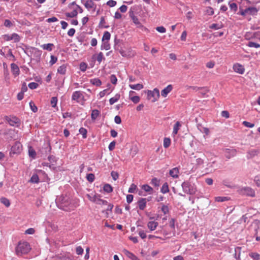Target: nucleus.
<instances>
[{
  "label": "nucleus",
  "instance_id": "nucleus-1",
  "mask_svg": "<svg viewBox=\"0 0 260 260\" xmlns=\"http://www.w3.org/2000/svg\"><path fill=\"white\" fill-rule=\"evenodd\" d=\"M31 250L29 244L25 241H20L15 248V253L17 256L27 254Z\"/></svg>",
  "mask_w": 260,
  "mask_h": 260
},
{
  "label": "nucleus",
  "instance_id": "nucleus-2",
  "mask_svg": "<svg viewBox=\"0 0 260 260\" xmlns=\"http://www.w3.org/2000/svg\"><path fill=\"white\" fill-rule=\"evenodd\" d=\"M69 198L67 196H60L56 199V203L58 207L65 211L70 210L69 205H70Z\"/></svg>",
  "mask_w": 260,
  "mask_h": 260
},
{
  "label": "nucleus",
  "instance_id": "nucleus-3",
  "mask_svg": "<svg viewBox=\"0 0 260 260\" xmlns=\"http://www.w3.org/2000/svg\"><path fill=\"white\" fill-rule=\"evenodd\" d=\"M182 187L184 192L187 194H194L197 191L196 186L194 184H191L189 182H184L182 184Z\"/></svg>",
  "mask_w": 260,
  "mask_h": 260
},
{
  "label": "nucleus",
  "instance_id": "nucleus-4",
  "mask_svg": "<svg viewBox=\"0 0 260 260\" xmlns=\"http://www.w3.org/2000/svg\"><path fill=\"white\" fill-rule=\"evenodd\" d=\"M160 96L159 91L157 88H154L153 90L147 91V99L154 103L157 101Z\"/></svg>",
  "mask_w": 260,
  "mask_h": 260
},
{
  "label": "nucleus",
  "instance_id": "nucleus-5",
  "mask_svg": "<svg viewBox=\"0 0 260 260\" xmlns=\"http://www.w3.org/2000/svg\"><path fill=\"white\" fill-rule=\"evenodd\" d=\"M6 120L8 121L9 124L11 126H18L20 123V120L16 117H6Z\"/></svg>",
  "mask_w": 260,
  "mask_h": 260
},
{
  "label": "nucleus",
  "instance_id": "nucleus-6",
  "mask_svg": "<svg viewBox=\"0 0 260 260\" xmlns=\"http://www.w3.org/2000/svg\"><path fill=\"white\" fill-rule=\"evenodd\" d=\"M22 149V146L20 142H16L11 147L10 153L19 154Z\"/></svg>",
  "mask_w": 260,
  "mask_h": 260
},
{
  "label": "nucleus",
  "instance_id": "nucleus-7",
  "mask_svg": "<svg viewBox=\"0 0 260 260\" xmlns=\"http://www.w3.org/2000/svg\"><path fill=\"white\" fill-rule=\"evenodd\" d=\"M84 98L82 92L81 91H76L73 93L72 96V100L76 101L77 103H79L81 100H83Z\"/></svg>",
  "mask_w": 260,
  "mask_h": 260
},
{
  "label": "nucleus",
  "instance_id": "nucleus-8",
  "mask_svg": "<svg viewBox=\"0 0 260 260\" xmlns=\"http://www.w3.org/2000/svg\"><path fill=\"white\" fill-rule=\"evenodd\" d=\"M224 154L226 158L230 159L236 155L237 151L234 149H225L224 150Z\"/></svg>",
  "mask_w": 260,
  "mask_h": 260
},
{
  "label": "nucleus",
  "instance_id": "nucleus-9",
  "mask_svg": "<svg viewBox=\"0 0 260 260\" xmlns=\"http://www.w3.org/2000/svg\"><path fill=\"white\" fill-rule=\"evenodd\" d=\"M87 196L90 201L95 203L96 204L103 205H107L108 204L107 201L98 198V197L95 195L93 198H91V197L88 194Z\"/></svg>",
  "mask_w": 260,
  "mask_h": 260
},
{
  "label": "nucleus",
  "instance_id": "nucleus-10",
  "mask_svg": "<svg viewBox=\"0 0 260 260\" xmlns=\"http://www.w3.org/2000/svg\"><path fill=\"white\" fill-rule=\"evenodd\" d=\"M233 69L235 72L240 74H243L245 71L244 67L239 63L235 64L233 66Z\"/></svg>",
  "mask_w": 260,
  "mask_h": 260
},
{
  "label": "nucleus",
  "instance_id": "nucleus-11",
  "mask_svg": "<svg viewBox=\"0 0 260 260\" xmlns=\"http://www.w3.org/2000/svg\"><path fill=\"white\" fill-rule=\"evenodd\" d=\"M173 89V86L172 85L170 84L168 85L166 88H165L161 91V95L163 97L165 98L167 96L169 93H170Z\"/></svg>",
  "mask_w": 260,
  "mask_h": 260
},
{
  "label": "nucleus",
  "instance_id": "nucleus-12",
  "mask_svg": "<svg viewBox=\"0 0 260 260\" xmlns=\"http://www.w3.org/2000/svg\"><path fill=\"white\" fill-rule=\"evenodd\" d=\"M158 225V223L154 221H150L147 223V228L150 231H154Z\"/></svg>",
  "mask_w": 260,
  "mask_h": 260
},
{
  "label": "nucleus",
  "instance_id": "nucleus-13",
  "mask_svg": "<svg viewBox=\"0 0 260 260\" xmlns=\"http://www.w3.org/2000/svg\"><path fill=\"white\" fill-rule=\"evenodd\" d=\"M179 170L178 167L174 168L169 171V174L174 178H177L179 176Z\"/></svg>",
  "mask_w": 260,
  "mask_h": 260
},
{
  "label": "nucleus",
  "instance_id": "nucleus-14",
  "mask_svg": "<svg viewBox=\"0 0 260 260\" xmlns=\"http://www.w3.org/2000/svg\"><path fill=\"white\" fill-rule=\"evenodd\" d=\"M147 200L146 198H141L138 202L139 208L140 210H143L146 206Z\"/></svg>",
  "mask_w": 260,
  "mask_h": 260
},
{
  "label": "nucleus",
  "instance_id": "nucleus-15",
  "mask_svg": "<svg viewBox=\"0 0 260 260\" xmlns=\"http://www.w3.org/2000/svg\"><path fill=\"white\" fill-rule=\"evenodd\" d=\"M11 71L15 76L19 74L20 70L18 66L14 63L11 64Z\"/></svg>",
  "mask_w": 260,
  "mask_h": 260
},
{
  "label": "nucleus",
  "instance_id": "nucleus-16",
  "mask_svg": "<svg viewBox=\"0 0 260 260\" xmlns=\"http://www.w3.org/2000/svg\"><path fill=\"white\" fill-rule=\"evenodd\" d=\"M244 193L246 194L247 196L253 197L255 196V192L250 187H245L243 189Z\"/></svg>",
  "mask_w": 260,
  "mask_h": 260
},
{
  "label": "nucleus",
  "instance_id": "nucleus-17",
  "mask_svg": "<svg viewBox=\"0 0 260 260\" xmlns=\"http://www.w3.org/2000/svg\"><path fill=\"white\" fill-rule=\"evenodd\" d=\"M247 14L251 15H256L258 12L257 9L255 7H248L246 8Z\"/></svg>",
  "mask_w": 260,
  "mask_h": 260
},
{
  "label": "nucleus",
  "instance_id": "nucleus-18",
  "mask_svg": "<svg viewBox=\"0 0 260 260\" xmlns=\"http://www.w3.org/2000/svg\"><path fill=\"white\" fill-rule=\"evenodd\" d=\"M123 253L133 260H137V256L126 249L123 250Z\"/></svg>",
  "mask_w": 260,
  "mask_h": 260
},
{
  "label": "nucleus",
  "instance_id": "nucleus-19",
  "mask_svg": "<svg viewBox=\"0 0 260 260\" xmlns=\"http://www.w3.org/2000/svg\"><path fill=\"white\" fill-rule=\"evenodd\" d=\"M129 87L134 90H140L144 88L143 84H129Z\"/></svg>",
  "mask_w": 260,
  "mask_h": 260
},
{
  "label": "nucleus",
  "instance_id": "nucleus-20",
  "mask_svg": "<svg viewBox=\"0 0 260 260\" xmlns=\"http://www.w3.org/2000/svg\"><path fill=\"white\" fill-rule=\"evenodd\" d=\"M209 91V90L207 87H201L199 93L200 94H201L203 96L206 97L207 96V93Z\"/></svg>",
  "mask_w": 260,
  "mask_h": 260
},
{
  "label": "nucleus",
  "instance_id": "nucleus-21",
  "mask_svg": "<svg viewBox=\"0 0 260 260\" xmlns=\"http://www.w3.org/2000/svg\"><path fill=\"white\" fill-rule=\"evenodd\" d=\"M85 7L88 10L93 8L94 3L92 0H88L84 4Z\"/></svg>",
  "mask_w": 260,
  "mask_h": 260
},
{
  "label": "nucleus",
  "instance_id": "nucleus-22",
  "mask_svg": "<svg viewBox=\"0 0 260 260\" xmlns=\"http://www.w3.org/2000/svg\"><path fill=\"white\" fill-rule=\"evenodd\" d=\"M120 97V95L119 94H116L114 97L111 98L109 100L110 104L111 105L114 104L115 103H116L119 100Z\"/></svg>",
  "mask_w": 260,
  "mask_h": 260
},
{
  "label": "nucleus",
  "instance_id": "nucleus-23",
  "mask_svg": "<svg viewBox=\"0 0 260 260\" xmlns=\"http://www.w3.org/2000/svg\"><path fill=\"white\" fill-rule=\"evenodd\" d=\"M66 69L67 66L66 64H63L58 68L57 72L61 75H64L66 72Z\"/></svg>",
  "mask_w": 260,
  "mask_h": 260
},
{
  "label": "nucleus",
  "instance_id": "nucleus-24",
  "mask_svg": "<svg viewBox=\"0 0 260 260\" xmlns=\"http://www.w3.org/2000/svg\"><path fill=\"white\" fill-rule=\"evenodd\" d=\"M110 48V45L108 41H103V43L101 46V50H108Z\"/></svg>",
  "mask_w": 260,
  "mask_h": 260
},
{
  "label": "nucleus",
  "instance_id": "nucleus-25",
  "mask_svg": "<svg viewBox=\"0 0 260 260\" xmlns=\"http://www.w3.org/2000/svg\"><path fill=\"white\" fill-rule=\"evenodd\" d=\"M54 46V45L52 43H48L46 44H43L41 45V47L44 49L48 51H51L52 50V47Z\"/></svg>",
  "mask_w": 260,
  "mask_h": 260
},
{
  "label": "nucleus",
  "instance_id": "nucleus-26",
  "mask_svg": "<svg viewBox=\"0 0 260 260\" xmlns=\"http://www.w3.org/2000/svg\"><path fill=\"white\" fill-rule=\"evenodd\" d=\"M142 189L147 192L151 194L152 192L153 188L147 184H144L142 186Z\"/></svg>",
  "mask_w": 260,
  "mask_h": 260
},
{
  "label": "nucleus",
  "instance_id": "nucleus-27",
  "mask_svg": "<svg viewBox=\"0 0 260 260\" xmlns=\"http://www.w3.org/2000/svg\"><path fill=\"white\" fill-rule=\"evenodd\" d=\"M100 112L99 110H96V109H94V110H93L92 111V112H91V119L92 120H95L96 119V118L98 117V116L99 115Z\"/></svg>",
  "mask_w": 260,
  "mask_h": 260
},
{
  "label": "nucleus",
  "instance_id": "nucleus-28",
  "mask_svg": "<svg viewBox=\"0 0 260 260\" xmlns=\"http://www.w3.org/2000/svg\"><path fill=\"white\" fill-rule=\"evenodd\" d=\"M1 202L4 204L6 207H9L10 205V201L4 197L1 198L0 199Z\"/></svg>",
  "mask_w": 260,
  "mask_h": 260
},
{
  "label": "nucleus",
  "instance_id": "nucleus-29",
  "mask_svg": "<svg viewBox=\"0 0 260 260\" xmlns=\"http://www.w3.org/2000/svg\"><path fill=\"white\" fill-rule=\"evenodd\" d=\"M90 83L96 86H100L102 84L101 80L98 78H94L90 80Z\"/></svg>",
  "mask_w": 260,
  "mask_h": 260
},
{
  "label": "nucleus",
  "instance_id": "nucleus-30",
  "mask_svg": "<svg viewBox=\"0 0 260 260\" xmlns=\"http://www.w3.org/2000/svg\"><path fill=\"white\" fill-rule=\"evenodd\" d=\"M258 151L255 149L251 150L248 152L247 157L248 158H251L254 156L257 155Z\"/></svg>",
  "mask_w": 260,
  "mask_h": 260
},
{
  "label": "nucleus",
  "instance_id": "nucleus-31",
  "mask_svg": "<svg viewBox=\"0 0 260 260\" xmlns=\"http://www.w3.org/2000/svg\"><path fill=\"white\" fill-rule=\"evenodd\" d=\"M103 189L105 192H106L107 193H110V192H112V191H113L112 187L111 186V185H110L109 184H106L104 186Z\"/></svg>",
  "mask_w": 260,
  "mask_h": 260
},
{
  "label": "nucleus",
  "instance_id": "nucleus-32",
  "mask_svg": "<svg viewBox=\"0 0 260 260\" xmlns=\"http://www.w3.org/2000/svg\"><path fill=\"white\" fill-rule=\"evenodd\" d=\"M65 15L67 17L73 18L77 16L78 12L76 10H74L70 13H66Z\"/></svg>",
  "mask_w": 260,
  "mask_h": 260
},
{
  "label": "nucleus",
  "instance_id": "nucleus-33",
  "mask_svg": "<svg viewBox=\"0 0 260 260\" xmlns=\"http://www.w3.org/2000/svg\"><path fill=\"white\" fill-rule=\"evenodd\" d=\"M181 126V124L179 121L176 122V123L174 124L173 127V134L174 135H176L178 133V129L179 127Z\"/></svg>",
  "mask_w": 260,
  "mask_h": 260
},
{
  "label": "nucleus",
  "instance_id": "nucleus-34",
  "mask_svg": "<svg viewBox=\"0 0 260 260\" xmlns=\"http://www.w3.org/2000/svg\"><path fill=\"white\" fill-rule=\"evenodd\" d=\"M132 18L133 22L136 25H137V27H143V25H142V24L139 21V19L137 17L135 16H133Z\"/></svg>",
  "mask_w": 260,
  "mask_h": 260
},
{
  "label": "nucleus",
  "instance_id": "nucleus-35",
  "mask_svg": "<svg viewBox=\"0 0 260 260\" xmlns=\"http://www.w3.org/2000/svg\"><path fill=\"white\" fill-rule=\"evenodd\" d=\"M111 37V35L109 32L105 31L102 38V41H108Z\"/></svg>",
  "mask_w": 260,
  "mask_h": 260
},
{
  "label": "nucleus",
  "instance_id": "nucleus-36",
  "mask_svg": "<svg viewBox=\"0 0 260 260\" xmlns=\"http://www.w3.org/2000/svg\"><path fill=\"white\" fill-rule=\"evenodd\" d=\"M39 181V178L38 175L36 174H33L30 178V182H31L32 183H38Z\"/></svg>",
  "mask_w": 260,
  "mask_h": 260
},
{
  "label": "nucleus",
  "instance_id": "nucleus-37",
  "mask_svg": "<svg viewBox=\"0 0 260 260\" xmlns=\"http://www.w3.org/2000/svg\"><path fill=\"white\" fill-rule=\"evenodd\" d=\"M169 187L167 183H164L161 188V192L163 193H166L169 192Z\"/></svg>",
  "mask_w": 260,
  "mask_h": 260
},
{
  "label": "nucleus",
  "instance_id": "nucleus-38",
  "mask_svg": "<svg viewBox=\"0 0 260 260\" xmlns=\"http://www.w3.org/2000/svg\"><path fill=\"white\" fill-rule=\"evenodd\" d=\"M28 153L30 157L35 158L36 156V152L31 147L29 148Z\"/></svg>",
  "mask_w": 260,
  "mask_h": 260
},
{
  "label": "nucleus",
  "instance_id": "nucleus-39",
  "mask_svg": "<svg viewBox=\"0 0 260 260\" xmlns=\"http://www.w3.org/2000/svg\"><path fill=\"white\" fill-rule=\"evenodd\" d=\"M229 6L230 8V9L231 11H234V12H236L238 10V7L236 3H229Z\"/></svg>",
  "mask_w": 260,
  "mask_h": 260
},
{
  "label": "nucleus",
  "instance_id": "nucleus-40",
  "mask_svg": "<svg viewBox=\"0 0 260 260\" xmlns=\"http://www.w3.org/2000/svg\"><path fill=\"white\" fill-rule=\"evenodd\" d=\"M87 130L83 127H81L79 129V133L82 135V137L84 139L87 137Z\"/></svg>",
  "mask_w": 260,
  "mask_h": 260
},
{
  "label": "nucleus",
  "instance_id": "nucleus-41",
  "mask_svg": "<svg viewBox=\"0 0 260 260\" xmlns=\"http://www.w3.org/2000/svg\"><path fill=\"white\" fill-rule=\"evenodd\" d=\"M171 144V140L168 138H165L164 140V147L166 148L169 147Z\"/></svg>",
  "mask_w": 260,
  "mask_h": 260
},
{
  "label": "nucleus",
  "instance_id": "nucleus-42",
  "mask_svg": "<svg viewBox=\"0 0 260 260\" xmlns=\"http://www.w3.org/2000/svg\"><path fill=\"white\" fill-rule=\"evenodd\" d=\"M105 59V58L102 52H101L97 55L96 60L99 63H100L102 62V60Z\"/></svg>",
  "mask_w": 260,
  "mask_h": 260
},
{
  "label": "nucleus",
  "instance_id": "nucleus-43",
  "mask_svg": "<svg viewBox=\"0 0 260 260\" xmlns=\"http://www.w3.org/2000/svg\"><path fill=\"white\" fill-rule=\"evenodd\" d=\"M247 46L249 47H254L256 48L260 47V44L253 42H249Z\"/></svg>",
  "mask_w": 260,
  "mask_h": 260
},
{
  "label": "nucleus",
  "instance_id": "nucleus-44",
  "mask_svg": "<svg viewBox=\"0 0 260 260\" xmlns=\"http://www.w3.org/2000/svg\"><path fill=\"white\" fill-rule=\"evenodd\" d=\"M4 25L7 27H11L13 25V23L9 19H5Z\"/></svg>",
  "mask_w": 260,
  "mask_h": 260
},
{
  "label": "nucleus",
  "instance_id": "nucleus-45",
  "mask_svg": "<svg viewBox=\"0 0 260 260\" xmlns=\"http://www.w3.org/2000/svg\"><path fill=\"white\" fill-rule=\"evenodd\" d=\"M249 256L254 260H259L260 259V255L257 253L252 252L249 254Z\"/></svg>",
  "mask_w": 260,
  "mask_h": 260
},
{
  "label": "nucleus",
  "instance_id": "nucleus-46",
  "mask_svg": "<svg viewBox=\"0 0 260 260\" xmlns=\"http://www.w3.org/2000/svg\"><path fill=\"white\" fill-rule=\"evenodd\" d=\"M194 158L196 160V163L197 165H201L204 163V160L200 157H198L197 156H194Z\"/></svg>",
  "mask_w": 260,
  "mask_h": 260
},
{
  "label": "nucleus",
  "instance_id": "nucleus-47",
  "mask_svg": "<svg viewBox=\"0 0 260 260\" xmlns=\"http://www.w3.org/2000/svg\"><path fill=\"white\" fill-rule=\"evenodd\" d=\"M159 180L156 178H154L151 180V183L153 185L157 187L159 185Z\"/></svg>",
  "mask_w": 260,
  "mask_h": 260
},
{
  "label": "nucleus",
  "instance_id": "nucleus-48",
  "mask_svg": "<svg viewBox=\"0 0 260 260\" xmlns=\"http://www.w3.org/2000/svg\"><path fill=\"white\" fill-rule=\"evenodd\" d=\"M138 234L142 239L146 238L147 237L146 233L144 231L142 230H140L138 231Z\"/></svg>",
  "mask_w": 260,
  "mask_h": 260
},
{
  "label": "nucleus",
  "instance_id": "nucleus-49",
  "mask_svg": "<svg viewBox=\"0 0 260 260\" xmlns=\"http://www.w3.org/2000/svg\"><path fill=\"white\" fill-rule=\"evenodd\" d=\"M129 99L133 101V102L135 104H137L140 102V98L139 96H134L132 97H130Z\"/></svg>",
  "mask_w": 260,
  "mask_h": 260
},
{
  "label": "nucleus",
  "instance_id": "nucleus-50",
  "mask_svg": "<svg viewBox=\"0 0 260 260\" xmlns=\"http://www.w3.org/2000/svg\"><path fill=\"white\" fill-rule=\"evenodd\" d=\"M29 106L31 108V110L34 112H36L38 111V108L33 102L31 101L30 102H29Z\"/></svg>",
  "mask_w": 260,
  "mask_h": 260
},
{
  "label": "nucleus",
  "instance_id": "nucleus-51",
  "mask_svg": "<svg viewBox=\"0 0 260 260\" xmlns=\"http://www.w3.org/2000/svg\"><path fill=\"white\" fill-rule=\"evenodd\" d=\"M39 86V84L36 82H31L28 84V87L31 89H36Z\"/></svg>",
  "mask_w": 260,
  "mask_h": 260
},
{
  "label": "nucleus",
  "instance_id": "nucleus-52",
  "mask_svg": "<svg viewBox=\"0 0 260 260\" xmlns=\"http://www.w3.org/2000/svg\"><path fill=\"white\" fill-rule=\"evenodd\" d=\"M86 178L88 181L92 182L94 180V175L92 173L88 174L87 175Z\"/></svg>",
  "mask_w": 260,
  "mask_h": 260
},
{
  "label": "nucleus",
  "instance_id": "nucleus-53",
  "mask_svg": "<svg viewBox=\"0 0 260 260\" xmlns=\"http://www.w3.org/2000/svg\"><path fill=\"white\" fill-rule=\"evenodd\" d=\"M137 189V186L134 184H132L128 189V192L129 193H134Z\"/></svg>",
  "mask_w": 260,
  "mask_h": 260
},
{
  "label": "nucleus",
  "instance_id": "nucleus-54",
  "mask_svg": "<svg viewBox=\"0 0 260 260\" xmlns=\"http://www.w3.org/2000/svg\"><path fill=\"white\" fill-rule=\"evenodd\" d=\"M161 211L164 213V214H166L169 213V210L168 206L162 205L161 208Z\"/></svg>",
  "mask_w": 260,
  "mask_h": 260
},
{
  "label": "nucleus",
  "instance_id": "nucleus-55",
  "mask_svg": "<svg viewBox=\"0 0 260 260\" xmlns=\"http://www.w3.org/2000/svg\"><path fill=\"white\" fill-rule=\"evenodd\" d=\"M210 28L214 29H219L222 27L221 25H220L218 24L213 23L209 26Z\"/></svg>",
  "mask_w": 260,
  "mask_h": 260
},
{
  "label": "nucleus",
  "instance_id": "nucleus-56",
  "mask_svg": "<svg viewBox=\"0 0 260 260\" xmlns=\"http://www.w3.org/2000/svg\"><path fill=\"white\" fill-rule=\"evenodd\" d=\"M11 39L12 40H14L15 42H18L19 41V37L16 34H13L11 36Z\"/></svg>",
  "mask_w": 260,
  "mask_h": 260
},
{
  "label": "nucleus",
  "instance_id": "nucleus-57",
  "mask_svg": "<svg viewBox=\"0 0 260 260\" xmlns=\"http://www.w3.org/2000/svg\"><path fill=\"white\" fill-rule=\"evenodd\" d=\"M57 103V98L56 97H52L51 100V104L53 107L56 106Z\"/></svg>",
  "mask_w": 260,
  "mask_h": 260
},
{
  "label": "nucleus",
  "instance_id": "nucleus-58",
  "mask_svg": "<svg viewBox=\"0 0 260 260\" xmlns=\"http://www.w3.org/2000/svg\"><path fill=\"white\" fill-rule=\"evenodd\" d=\"M206 12L209 15H212L214 14V10L211 7H208L206 9Z\"/></svg>",
  "mask_w": 260,
  "mask_h": 260
},
{
  "label": "nucleus",
  "instance_id": "nucleus-59",
  "mask_svg": "<svg viewBox=\"0 0 260 260\" xmlns=\"http://www.w3.org/2000/svg\"><path fill=\"white\" fill-rule=\"evenodd\" d=\"M110 81L113 84H116L117 83V79L115 75H112L110 76Z\"/></svg>",
  "mask_w": 260,
  "mask_h": 260
},
{
  "label": "nucleus",
  "instance_id": "nucleus-60",
  "mask_svg": "<svg viewBox=\"0 0 260 260\" xmlns=\"http://www.w3.org/2000/svg\"><path fill=\"white\" fill-rule=\"evenodd\" d=\"M243 124L246 127H250V128L253 127L254 126V124L253 123H251L246 121H244L243 122Z\"/></svg>",
  "mask_w": 260,
  "mask_h": 260
},
{
  "label": "nucleus",
  "instance_id": "nucleus-61",
  "mask_svg": "<svg viewBox=\"0 0 260 260\" xmlns=\"http://www.w3.org/2000/svg\"><path fill=\"white\" fill-rule=\"evenodd\" d=\"M116 2L113 0H109L107 3V5L110 7H114L116 5Z\"/></svg>",
  "mask_w": 260,
  "mask_h": 260
},
{
  "label": "nucleus",
  "instance_id": "nucleus-62",
  "mask_svg": "<svg viewBox=\"0 0 260 260\" xmlns=\"http://www.w3.org/2000/svg\"><path fill=\"white\" fill-rule=\"evenodd\" d=\"M87 69V64L84 62H81L80 64V69L82 72H85Z\"/></svg>",
  "mask_w": 260,
  "mask_h": 260
},
{
  "label": "nucleus",
  "instance_id": "nucleus-63",
  "mask_svg": "<svg viewBox=\"0 0 260 260\" xmlns=\"http://www.w3.org/2000/svg\"><path fill=\"white\" fill-rule=\"evenodd\" d=\"M111 175L114 180H116L119 176L118 173L114 171H112L111 173Z\"/></svg>",
  "mask_w": 260,
  "mask_h": 260
},
{
  "label": "nucleus",
  "instance_id": "nucleus-64",
  "mask_svg": "<svg viewBox=\"0 0 260 260\" xmlns=\"http://www.w3.org/2000/svg\"><path fill=\"white\" fill-rule=\"evenodd\" d=\"M76 252L77 254H82L83 252V249L80 246H78L76 249Z\"/></svg>",
  "mask_w": 260,
  "mask_h": 260
}]
</instances>
